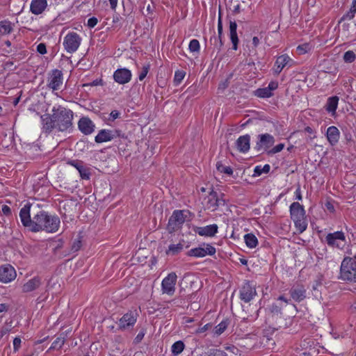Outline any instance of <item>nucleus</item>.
Segmentation results:
<instances>
[{"label": "nucleus", "instance_id": "obj_1", "mask_svg": "<svg viewBox=\"0 0 356 356\" xmlns=\"http://www.w3.org/2000/svg\"><path fill=\"white\" fill-rule=\"evenodd\" d=\"M53 118L56 120V129L60 131H67L72 127L73 112L59 105L53 106Z\"/></svg>", "mask_w": 356, "mask_h": 356}, {"label": "nucleus", "instance_id": "obj_2", "mask_svg": "<svg viewBox=\"0 0 356 356\" xmlns=\"http://www.w3.org/2000/svg\"><path fill=\"white\" fill-rule=\"evenodd\" d=\"M339 278L347 283H356V256L343 258L340 266Z\"/></svg>", "mask_w": 356, "mask_h": 356}, {"label": "nucleus", "instance_id": "obj_3", "mask_svg": "<svg viewBox=\"0 0 356 356\" xmlns=\"http://www.w3.org/2000/svg\"><path fill=\"white\" fill-rule=\"evenodd\" d=\"M81 42V37L74 32L67 33L63 40V46L67 53H74L79 47Z\"/></svg>", "mask_w": 356, "mask_h": 356}, {"label": "nucleus", "instance_id": "obj_4", "mask_svg": "<svg viewBox=\"0 0 356 356\" xmlns=\"http://www.w3.org/2000/svg\"><path fill=\"white\" fill-rule=\"evenodd\" d=\"M255 285L245 280L239 291V298L244 302H249L257 296Z\"/></svg>", "mask_w": 356, "mask_h": 356}, {"label": "nucleus", "instance_id": "obj_5", "mask_svg": "<svg viewBox=\"0 0 356 356\" xmlns=\"http://www.w3.org/2000/svg\"><path fill=\"white\" fill-rule=\"evenodd\" d=\"M177 275L175 272L170 273L161 282V291L163 294L173 296L175 292V285Z\"/></svg>", "mask_w": 356, "mask_h": 356}, {"label": "nucleus", "instance_id": "obj_6", "mask_svg": "<svg viewBox=\"0 0 356 356\" xmlns=\"http://www.w3.org/2000/svg\"><path fill=\"white\" fill-rule=\"evenodd\" d=\"M202 204L206 209L214 211L220 205L224 204V200L216 192L209 190L208 195L202 201Z\"/></svg>", "mask_w": 356, "mask_h": 356}, {"label": "nucleus", "instance_id": "obj_7", "mask_svg": "<svg viewBox=\"0 0 356 356\" xmlns=\"http://www.w3.org/2000/svg\"><path fill=\"white\" fill-rule=\"evenodd\" d=\"M191 246V243L181 238L177 243H170L165 250V254L168 257H174L179 255L185 249Z\"/></svg>", "mask_w": 356, "mask_h": 356}, {"label": "nucleus", "instance_id": "obj_8", "mask_svg": "<svg viewBox=\"0 0 356 356\" xmlns=\"http://www.w3.org/2000/svg\"><path fill=\"white\" fill-rule=\"evenodd\" d=\"M138 314L134 311H129L124 314L119 320L118 328L124 331L133 327L136 323Z\"/></svg>", "mask_w": 356, "mask_h": 356}, {"label": "nucleus", "instance_id": "obj_9", "mask_svg": "<svg viewBox=\"0 0 356 356\" xmlns=\"http://www.w3.org/2000/svg\"><path fill=\"white\" fill-rule=\"evenodd\" d=\"M193 218L194 214L188 209H177L172 212L168 222H189Z\"/></svg>", "mask_w": 356, "mask_h": 356}, {"label": "nucleus", "instance_id": "obj_10", "mask_svg": "<svg viewBox=\"0 0 356 356\" xmlns=\"http://www.w3.org/2000/svg\"><path fill=\"white\" fill-rule=\"evenodd\" d=\"M204 247L192 248L186 252L188 257L201 258L207 255L212 256L216 253V248L210 244H204Z\"/></svg>", "mask_w": 356, "mask_h": 356}, {"label": "nucleus", "instance_id": "obj_11", "mask_svg": "<svg viewBox=\"0 0 356 356\" xmlns=\"http://www.w3.org/2000/svg\"><path fill=\"white\" fill-rule=\"evenodd\" d=\"M17 277L15 269L10 264L0 266V282L9 283L13 281Z\"/></svg>", "mask_w": 356, "mask_h": 356}, {"label": "nucleus", "instance_id": "obj_12", "mask_svg": "<svg viewBox=\"0 0 356 356\" xmlns=\"http://www.w3.org/2000/svg\"><path fill=\"white\" fill-rule=\"evenodd\" d=\"M326 242L329 246L341 248L344 245L345 236L342 232L330 233L326 236Z\"/></svg>", "mask_w": 356, "mask_h": 356}, {"label": "nucleus", "instance_id": "obj_13", "mask_svg": "<svg viewBox=\"0 0 356 356\" xmlns=\"http://www.w3.org/2000/svg\"><path fill=\"white\" fill-rule=\"evenodd\" d=\"M42 284V278L40 276H34L28 280L22 286V292L24 293H29L38 289Z\"/></svg>", "mask_w": 356, "mask_h": 356}, {"label": "nucleus", "instance_id": "obj_14", "mask_svg": "<svg viewBox=\"0 0 356 356\" xmlns=\"http://www.w3.org/2000/svg\"><path fill=\"white\" fill-rule=\"evenodd\" d=\"M294 64V60L291 59L289 56L282 54L277 58L273 67V72L275 74H279L284 67H291Z\"/></svg>", "mask_w": 356, "mask_h": 356}, {"label": "nucleus", "instance_id": "obj_15", "mask_svg": "<svg viewBox=\"0 0 356 356\" xmlns=\"http://www.w3.org/2000/svg\"><path fill=\"white\" fill-rule=\"evenodd\" d=\"M48 86L53 90L60 89L63 83V74L58 70H54L51 72L49 80Z\"/></svg>", "mask_w": 356, "mask_h": 356}, {"label": "nucleus", "instance_id": "obj_16", "mask_svg": "<svg viewBox=\"0 0 356 356\" xmlns=\"http://www.w3.org/2000/svg\"><path fill=\"white\" fill-rule=\"evenodd\" d=\"M131 72L127 68H120L113 73L114 81L119 84H125L131 79Z\"/></svg>", "mask_w": 356, "mask_h": 356}, {"label": "nucleus", "instance_id": "obj_17", "mask_svg": "<svg viewBox=\"0 0 356 356\" xmlns=\"http://www.w3.org/2000/svg\"><path fill=\"white\" fill-rule=\"evenodd\" d=\"M289 294L293 300L300 302L307 297V290L303 285H294L289 290Z\"/></svg>", "mask_w": 356, "mask_h": 356}, {"label": "nucleus", "instance_id": "obj_18", "mask_svg": "<svg viewBox=\"0 0 356 356\" xmlns=\"http://www.w3.org/2000/svg\"><path fill=\"white\" fill-rule=\"evenodd\" d=\"M290 213L294 222H300L305 216V209L298 202H293L291 204Z\"/></svg>", "mask_w": 356, "mask_h": 356}, {"label": "nucleus", "instance_id": "obj_19", "mask_svg": "<svg viewBox=\"0 0 356 356\" xmlns=\"http://www.w3.org/2000/svg\"><path fill=\"white\" fill-rule=\"evenodd\" d=\"M79 129L85 135L91 134L95 130V124L87 117L81 118L78 122Z\"/></svg>", "mask_w": 356, "mask_h": 356}, {"label": "nucleus", "instance_id": "obj_20", "mask_svg": "<svg viewBox=\"0 0 356 356\" xmlns=\"http://www.w3.org/2000/svg\"><path fill=\"white\" fill-rule=\"evenodd\" d=\"M277 87L278 83L277 81H270L268 87L256 90L254 95L260 98H268L273 96V91L276 90Z\"/></svg>", "mask_w": 356, "mask_h": 356}, {"label": "nucleus", "instance_id": "obj_21", "mask_svg": "<svg viewBox=\"0 0 356 356\" xmlns=\"http://www.w3.org/2000/svg\"><path fill=\"white\" fill-rule=\"evenodd\" d=\"M69 164L75 168L79 172L80 177L83 179L88 180L90 177V168L84 165L81 161H70Z\"/></svg>", "mask_w": 356, "mask_h": 356}, {"label": "nucleus", "instance_id": "obj_22", "mask_svg": "<svg viewBox=\"0 0 356 356\" xmlns=\"http://www.w3.org/2000/svg\"><path fill=\"white\" fill-rule=\"evenodd\" d=\"M114 132L109 129H102L95 136V140L97 143H106L115 138Z\"/></svg>", "mask_w": 356, "mask_h": 356}, {"label": "nucleus", "instance_id": "obj_23", "mask_svg": "<svg viewBox=\"0 0 356 356\" xmlns=\"http://www.w3.org/2000/svg\"><path fill=\"white\" fill-rule=\"evenodd\" d=\"M218 232L216 224L209 225L205 227H197L195 232L203 236H213Z\"/></svg>", "mask_w": 356, "mask_h": 356}, {"label": "nucleus", "instance_id": "obj_24", "mask_svg": "<svg viewBox=\"0 0 356 356\" xmlns=\"http://www.w3.org/2000/svg\"><path fill=\"white\" fill-rule=\"evenodd\" d=\"M275 143L274 137L268 134H261L259 136V140L257 145L259 149L266 150L271 147Z\"/></svg>", "mask_w": 356, "mask_h": 356}, {"label": "nucleus", "instance_id": "obj_25", "mask_svg": "<svg viewBox=\"0 0 356 356\" xmlns=\"http://www.w3.org/2000/svg\"><path fill=\"white\" fill-rule=\"evenodd\" d=\"M42 129L47 131H51L53 129L56 128V120L53 118V114H44L40 116Z\"/></svg>", "mask_w": 356, "mask_h": 356}, {"label": "nucleus", "instance_id": "obj_26", "mask_svg": "<svg viewBox=\"0 0 356 356\" xmlns=\"http://www.w3.org/2000/svg\"><path fill=\"white\" fill-rule=\"evenodd\" d=\"M47 0H32L30 9L32 13L35 15L41 14L47 8Z\"/></svg>", "mask_w": 356, "mask_h": 356}, {"label": "nucleus", "instance_id": "obj_27", "mask_svg": "<svg viewBox=\"0 0 356 356\" xmlns=\"http://www.w3.org/2000/svg\"><path fill=\"white\" fill-rule=\"evenodd\" d=\"M37 222H59L58 218L54 215L41 211L36 215Z\"/></svg>", "mask_w": 356, "mask_h": 356}, {"label": "nucleus", "instance_id": "obj_28", "mask_svg": "<svg viewBox=\"0 0 356 356\" xmlns=\"http://www.w3.org/2000/svg\"><path fill=\"white\" fill-rule=\"evenodd\" d=\"M326 135L329 143L334 145L339 141L340 132L336 127L331 126L327 128Z\"/></svg>", "mask_w": 356, "mask_h": 356}, {"label": "nucleus", "instance_id": "obj_29", "mask_svg": "<svg viewBox=\"0 0 356 356\" xmlns=\"http://www.w3.org/2000/svg\"><path fill=\"white\" fill-rule=\"evenodd\" d=\"M237 24L235 22H229V38L232 43V49L236 50L238 48V38L236 32Z\"/></svg>", "mask_w": 356, "mask_h": 356}, {"label": "nucleus", "instance_id": "obj_30", "mask_svg": "<svg viewBox=\"0 0 356 356\" xmlns=\"http://www.w3.org/2000/svg\"><path fill=\"white\" fill-rule=\"evenodd\" d=\"M236 145L240 152L243 153L248 152L250 149V136L248 135L240 136L236 140Z\"/></svg>", "mask_w": 356, "mask_h": 356}, {"label": "nucleus", "instance_id": "obj_31", "mask_svg": "<svg viewBox=\"0 0 356 356\" xmlns=\"http://www.w3.org/2000/svg\"><path fill=\"white\" fill-rule=\"evenodd\" d=\"M339 97L337 96L330 97L327 99L325 109L332 115H334L338 107Z\"/></svg>", "mask_w": 356, "mask_h": 356}, {"label": "nucleus", "instance_id": "obj_32", "mask_svg": "<svg viewBox=\"0 0 356 356\" xmlns=\"http://www.w3.org/2000/svg\"><path fill=\"white\" fill-rule=\"evenodd\" d=\"M278 234L289 235L291 233V224H271Z\"/></svg>", "mask_w": 356, "mask_h": 356}, {"label": "nucleus", "instance_id": "obj_33", "mask_svg": "<svg viewBox=\"0 0 356 356\" xmlns=\"http://www.w3.org/2000/svg\"><path fill=\"white\" fill-rule=\"evenodd\" d=\"M31 204L26 203L24 206L21 209L19 212V217L22 222H31L30 216Z\"/></svg>", "mask_w": 356, "mask_h": 356}, {"label": "nucleus", "instance_id": "obj_34", "mask_svg": "<svg viewBox=\"0 0 356 356\" xmlns=\"http://www.w3.org/2000/svg\"><path fill=\"white\" fill-rule=\"evenodd\" d=\"M13 27L10 22L3 20L0 22V35H8L13 31Z\"/></svg>", "mask_w": 356, "mask_h": 356}, {"label": "nucleus", "instance_id": "obj_35", "mask_svg": "<svg viewBox=\"0 0 356 356\" xmlns=\"http://www.w3.org/2000/svg\"><path fill=\"white\" fill-rule=\"evenodd\" d=\"M246 245L250 248H254L258 245V240L253 234H247L244 236Z\"/></svg>", "mask_w": 356, "mask_h": 356}, {"label": "nucleus", "instance_id": "obj_36", "mask_svg": "<svg viewBox=\"0 0 356 356\" xmlns=\"http://www.w3.org/2000/svg\"><path fill=\"white\" fill-rule=\"evenodd\" d=\"M313 47L312 44L306 42L298 45L296 50L299 55H303L311 51Z\"/></svg>", "mask_w": 356, "mask_h": 356}, {"label": "nucleus", "instance_id": "obj_37", "mask_svg": "<svg viewBox=\"0 0 356 356\" xmlns=\"http://www.w3.org/2000/svg\"><path fill=\"white\" fill-rule=\"evenodd\" d=\"M26 232H38L43 231V224H23Z\"/></svg>", "mask_w": 356, "mask_h": 356}, {"label": "nucleus", "instance_id": "obj_38", "mask_svg": "<svg viewBox=\"0 0 356 356\" xmlns=\"http://www.w3.org/2000/svg\"><path fill=\"white\" fill-rule=\"evenodd\" d=\"M270 170V166L268 164H266L264 166L257 165L254 169V177H258L263 173H268Z\"/></svg>", "mask_w": 356, "mask_h": 356}, {"label": "nucleus", "instance_id": "obj_39", "mask_svg": "<svg viewBox=\"0 0 356 356\" xmlns=\"http://www.w3.org/2000/svg\"><path fill=\"white\" fill-rule=\"evenodd\" d=\"M227 321H222L218 325H217L213 330L214 334L216 336H219L222 334L228 326Z\"/></svg>", "mask_w": 356, "mask_h": 356}, {"label": "nucleus", "instance_id": "obj_40", "mask_svg": "<svg viewBox=\"0 0 356 356\" xmlns=\"http://www.w3.org/2000/svg\"><path fill=\"white\" fill-rule=\"evenodd\" d=\"M83 236L81 233L77 235V238H75L72 244L71 250L74 252L79 251L82 246Z\"/></svg>", "mask_w": 356, "mask_h": 356}, {"label": "nucleus", "instance_id": "obj_41", "mask_svg": "<svg viewBox=\"0 0 356 356\" xmlns=\"http://www.w3.org/2000/svg\"><path fill=\"white\" fill-rule=\"evenodd\" d=\"M356 13V0H353L350 10L343 15V19H352Z\"/></svg>", "mask_w": 356, "mask_h": 356}, {"label": "nucleus", "instance_id": "obj_42", "mask_svg": "<svg viewBox=\"0 0 356 356\" xmlns=\"http://www.w3.org/2000/svg\"><path fill=\"white\" fill-rule=\"evenodd\" d=\"M184 343L181 341H177L172 346V352L174 355H177L181 353L184 348Z\"/></svg>", "mask_w": 356, "mask_h": 356}, {"label": "nucleus", "instance_id": "obj_43", "mask_svg": "<svg viewBox=\"0 0 356 356\" xmlns=\"http://www.w3.org/2000/svg\"><path fill=\"white\" fill-rule=\"evenodd\" d=\"M216 168L220 172L225 173L228 175H231L233 173V170L229 166L224 165L221 163H217Z\"/></svg>", "mask_w": 356, "mask_h": 356}, {"label": "nucleus", "instance_id": "obj_44", "mask_svg": "<svg viewBox=\"0 0 356 356\" xmlns=\"http://www.w3.org/2000/svg\"><path fill=\"white\" fill-rule=\"evenodd\" d=\"M64 343L65 339L63 337H58L53 341L49 350L60 349L64 345Z\"/></svg>", "mask_w": 356, "mask_h": 356}, {"label": "nucleus", "instance_id": "obj_45", "mask_svg": "<svg viewBox=\"0 0 356 356\" xmlns=\"http://www.w3.org/2000/svg\"><path fill=\"white\" fill-rule=\"evenodd\" d=\"M337 206L338 204L332 200L327 199L325 202V209L330 213H334Z\"/></svg>", "mask_w": 356, "mask_h": 356}, {"label": "nucleus", "instance_id": "obj_46", "mask_svg": "<svg viewBox=\"0 0 356 356\" xmlns=\"http://www.w3.org/2000/svg\"><path fill=\"white\" fill-rule=\"evenodd\" d=\"M188 49L191 52H199L200 49L199 41L195 39L191 40L189 42Z\"/></svg>", "mask_w": 356, "mask_h": 356}, {"label": "nucleus", "instance_id": "obj_47", "mask_svg": "<svg viewBox=\"0 0 356 356\" xmlns=\"http://www.w3.org/2000/svg\"><path fill=\"white\" fill-rule=\"evenodd\" d=\"M204 356H228L227 354L220 349H211Z\"/></svg>", "mask_w": 356, "mask_h": 356}, {"label": "nucleus", "instance_id": "obj_48", "mask_svg": "<svg viewBox=\"0 0 356 356\" xmlns=\"http://www.w3.org/2000/svg\"><path fill=\"white\" fill-rule=\"evenodd\" d=\"M186 72L183 70H177L175 73L174 82L176 85L179 84L184 79Z\"/></svg>", "mask_w": 356, "mask_h": 356}, {"label": "nucleus", "instance_id": "obj_49", "mask_svg": "<svg viewBox=\"0 0 356 356\" xmlns=\"http://www.w3.org/2000/svg\"><path fill=\"white\" fill-rule=\"evenodd\" d=\"M43 231L54 233L58 230L59 224H43Z\"/></svg>", "mask_w": 356, "mask_h": 356}, {"label": "nucleus", "instance_id": "obj_50", "mask_svg": "<svg viewBox=\"0 0 356 356\" xmlns=\"http://www.w3.org/2000/svg\"><path fill=\"white\" fill-rule=\"evenodd\" d=\"M356 58L355 54L353 51H348L343 54V60L346 63H353Z\"/></svg>", "mask_w": 356, "mask_h": 356}, {"label": "nucleus", "instance_id": "obj_51", "mask_svg": "<svg viewBox=\"0 0 356 356\" xmlns=\"http://www.w3.org/2000/svg\"><path fill=\"white\" fill-rule=\"evenodd\" d=\"M146 334V330L145 328H142L140 331L138 332V334L135 337L134 342V343L137 344L139 343L144 338V336Z\"/></svg>", "mask_w": 356, "mask_h": 356}, {"label": "nucleus", "instance_id": "obj_52", "mask_svg": "<svg viewBox=\"0 0 356 356\" xmlns=\"http://www.w3.org/2000/svg\"><path fill=\"white\" fill-rule=\"evenodd\" d=\"M284 147V145L283 143H280L275 146L273 148H272L268 153L269 154H276L280 152H281Z\"/></svg>", "mask_w": 356, "mask_h": 356}, {"label": "nucleus", "instance_id": "obj_53", "mask_svg": "<svg viewBox=\"0 0 356 356\" xmlns=\"http://www.w3.org/2000/svg\"><path fill=\"white\" fill-rule=\"evenodd\" d=\"M22 340L19 337H15L13 340V350L15 352L19 350L21 347Z\"/></svg>", "mask_w": 356, "mask_h": 356}, {"label": "nucleus", "instance_id": "obj_54", "mask_svg": "<svg viewBox=\"0 0 356 356\" xmlns=\"http://www.w3.org/2000/svg\"><path fill=\"white\" fill-rule=\"evenodd\" d=\"M148 72H149V67L144 66L142 69V71L140 72V74L138 75V79L140 81H143L146 77Z\"/></svg>", "mask_w": 356, "mask_h": 356}, {"label": "nucleus", "instance_id": "obj_55", "mask_svg": "<svg viewBox=\"0 0 356 356\" xmlns=\"http://www.w3.org/2000/svg\"><path fill=\"white\" fill-rule=\"evenodd\" d=\"M103 80L102 79H97L90 83L83 84V87L103 86Z\"/></svg>", "mask_w": 356, "mask_h": 356}, {"label": "nucleus", "instance_id": "obj_56", "mask_svg": "<svg viewBox=\"0 0 356 356\" xmlns=\"http://www.w3.org/2000/svg\"><path fill=\"white\" fill-rule=\"evenodd\" d=\"M282 307L281 306H279L276 304H273L270 307V311L272 313L274 314H281Z\"/></svg>", "mask_w": 356, "mask_h": 356}, {"label": "nucleus", "instance_id": "obj_57", "mask_svg": "<svg viewBox=\"0 0 356 356\" xmlns=\"http://www.w3.org/2000/svg\"><path fill=\"white\" fill-rule=\"evenodd\" d=\"M323 277L321 275L318 277V279L315 280L314 285L312 286L313 290H318V287L322 285Z\"/></svg>", "mask_w": 356, "mask_h": 356}, {"label": "nucleus", "instance_id": "obj_58", "mask_svg": "<svg viewBox=\"0 0 356 356\" xmlns=\"http://www.w3.org/2000/svg\"><path fill=\"white\" fill-rule=\"evenodd\" d=\"M37 51L41 54L47 53L46 45L44 43H40L37 47Z\"/></svg>", "mask_w": 356, "mask_h": 356}, {"label": "nucleus", "instance_id": "obj_59", "mask_svg": "<svg viewBox=\"0 0 356 356\" xmlns=\"http://www.w3.org/2000/svg\"><path fill=\"white\" fill-rule=\"evenodd\" d=\"M211 327V325L210 323H207V324L204 325L203 327H199L197 330L196 332L197 333H202V332H204L205 331H207V330H209Z\"/></svg>", "mask_w": 356, "mask_h": 356}, {"label": "nucleus", "instance_id": "obj_60", "mask_svg": "<svg viewBox=\"0 0 356 356\" xmlns=\"http://www.w3.org/2000/svg\"><path fill=\"white\" fill-rule=\"evenodd\" d=\"M97 24V19L95 17H91L88 20V26L90 28H93Z\"/></svg>", "mask_w": 356, "mask_h": 356}, {"label": "nucleus", "instance_id": "obj_61", "mask_svg": "<svg viewBox=\"0 0 356 356\" xmlns=\"http://www.w3.org/2000/svg\"><path fill=\"white\" fill-rule=\"evenodd\" d=\"M218 33L219 38H220L222 34V24L220 16H219L218 22Z\"/></svg>", "mask_w": 356, "mask_h": 356}, {"label": "nucleus", "instance_id": "obj_62", "mask_svg": "<svg viewBox=\"0 0 356 356\" xmlns=\"http://www.w3.org/2000/svg\"><path fill=\"white\" fill-rule=\"evenodd\" d=\"M294 195H295V197H296V199L298 200H302V193H301V190H300V187L298 186L295 192H294Z\"/></svg>", "mask_w": 356, "mask_h": 356}, {"label": "nucleus", "instance_id": "obj_63", "mask_svg": "<svg viewBox=\"0 0 356 356\" xmlns=\"http://www.w3.org/2000/svg\"><path fill=\"white\" fill-rule=\"evenodd\" d=\"M111 8L113 10H115L118 6V0H108Z\"/></svg>", "mask_w": 356, "mask_h": 356}, {"label": "nucleus", "instance_id": "obj_64", "mask_svg": "<svg viewBox=\"0 0 356 356\" xmlns=\"http://www.w3.org/2000/svg\"><path fill=\"white\" fill-rule=\"evenodd\" d=\"M298 225H295V224H293V226H291V233H290V235H295V234H300V232H299V230L298 229Z\"/></svg>", "mask_w": 356, "mask_h": 356}]
</instances>
